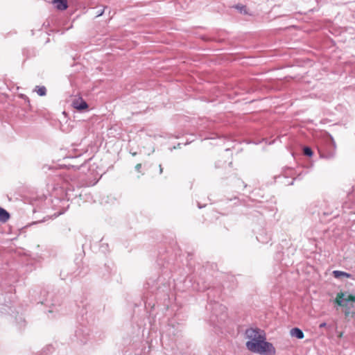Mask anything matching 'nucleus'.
Masks as SVG:
<instances>
[{"label": "nucleus", "mask_w": 355, "mask_h": 355, "mask_svg": "<svg viewBox=\"0 0 355 355\" xmlns=\"http://www.w3.org/2000/svg\"><path fill=\"white\" fill-rule=\"evenodd\" d=\"M247 349L254 353L262 355H275V348L272 344L266 341V339H261L258 343H246Z\"/></svg>", "instance_id": "1"}, {"label": "nucleus", "mask_w": 355, "mask_h": 355, "mask_svg": "<svg viewBox=\"0 0 355 355\" xmlns=\"http://www.w3.org/2000/svg\"><path fill=\"white\" fill-rule=\"evenodd\" d=\"M35 91L40 96H44L46 94V89L44 86H36Z\"/></svg>", "instance_id": "10"}, {"label": "nucleus", "mask_w": 355, "mask_h": 355, "mask_svg": "<svg viewBox=\"0 0 355 355\" xmlns=\"http://www.w3.org/2000/svg\"><path fill=\"white\" fill-rule=\"evenodd\" d=\"M326 326H327V323L326 322H322L321 324H320L319 328H324Z\"/></svg>", "instance_id": "14"}, {"label": "nucleus", "mask_w": 355, "mask_h": 355, "mask_svg": "<svg viewBox=\"0 0 355 355\" xmlns=\"http://www.w3.org/2000/svg\"><path fill=\"white\" fill-rule=\"evenodd\" d=\"M141 168V164H137L135 166V169H136L137 171L140 172Z\"/></svg>", "instance_id": "13"}, {"label": "nucleus", "mask_w": 355, "mask_h": 355, "mask_svg": "<svg viewBox=\"0 0 355 355\" xmlns=\"http://www.w3.org/2000/svg\"><path fill=\"white\" fill-rule=\"evenodd\" d=\"M236 8L238 9L241 13H246V8L244 6L237 5Z\"/></svg>", "instance_id": "12"}, {"label": "nucleus", "mask_w": 355, "mask_h": 355, "mask_svg": "<svg viewBox=\"0 0 355 355\" xmlns=\"http://www.w3.org/2000/svg\"><path fill=\"white\" fill-rule=\"evenodd\" d=\"M290 334L291 336L295 337L298 339H302L304 337L303 331L297 327L291 329L290 331Z\"/></svg>", "instance_id": "7"}, {"label": "nucleus", "mask_w": 355, "mask_h": 355, "mask_svg": "<svg viewBox=\"0 0 355 355\" xmlns=\"http://www.w3.org/2000/svg\"><path fill=\"white\" fill-rule=\"evenodd\" d=\"M72 105L74 108L80 111L83 110L88 107L87 103L81 98L75 99L72 103Z\"/></svg>", "instance_id": "4"}, {"label": "nucleus", "mask_w": 355, "mask_h": 355, "mask_svg": "<svg viewBox=\"0 0 355 355\" xmlns=\"http://www.w3.org/2000/svg\"><path fill=\"white\" fill-rule=\"evenodd\" d=\"M162 171H163V168H162V165L160 164V165H159V173H160V174H161V173H162Z\"/></svg>", "instance_id": "17"}, {"label": "nucleus", "mask_w": 355, "mask_h": 355, "mask_svg": "<svg viewBox=\"0 0 355 355\" xmlns=\"http://www.w3.org/2000/svg\"><path fill=\"white\" fill-rule=\"evenodd\" d=\"M334 302L339 306H346L349 302H355V296L346 293L340 292L337 294Z\"/></svg>", "instance_id": "3"}, {"label": "nucleus", "mask_w": 355, "mask_h": 355, "mask_svg": "<svg viewBox=\"0 0 355 355\" xmlns=\"http://www.w3.org/2000/svg\"><path fill=\"white\" fill-rule=\"evenodd\" d=\"M103 12H104V10H102L98 11V12H97V17L102 15L103 14Z\"/></svg>", "instance_id": "15"}, {"label": "nucleus", "mask_w": 355, "mask_h": 355, "mask_svg": "<svg viewBox=\"0 0 355 355\" xmlns=\"http://www.w3.org/2000/svg\"><path fill=\"white\" fill-rule=\"evenodd\" d=\"M10 218L9 213L4 209L0 207V221L6 222Z\"/></svg>", "instance_id": "9"}, {"label": "nucleus", "mask_w": 355, "mask_h": 355, "mask_svg": "<svg viewBox=\"0 0 355 355\" xmlns=\"http://www.w3.org/2000/svg\"><path fill=\"white\" fill-rule=\"evenodd\" d=\"M333 275L335 278L338 279L342 277L352 278V275L351 274L340 270H334Z\"/></svg>", "instance_id": "8"}, {"label": "nucleus", "mask_w": 355, "mask_h": 355, "mask_svg": "<svg viewBox=\"0 0 355 355\" xmlns=\"http://www.w3.org/2000/svg\"><path fill=\"white\" fill-rule=\"evenodd\" d=\"M349 314H350V312H349V310H346V311H345V316H348Z\"/></svg>", "instance_id": "16"}, {"label": "nucleus", "mask_w": 355, "mask_h": 355, "mask_svg": "<svg viewBox=\"0 0 355 355\" xmlns=\"http://www.w3.org/2000/svg\"><path fill=\"white\" fill-rule=\"evenodd\" d=\"M245 336L249 340L247 343H258L261 339H266L265 334L259 329H248L245 331Z\"/></svg>", "instance_id": "2"}, {"label": "nucleus", "mask_w": 355, "mask_h": 355, "mask_svg": "<svg viewBox=\"0 0 355 355\" xmlns=\"http://www.w3.org/2000/svg\"><path fill=\"white\" fill-rule=\"evenodd\" d=\"M257 239L262 243H267L270 240V235L265 230H261L257 233Z\"/></svg>", "instance_id": "5"}, {"label": "nucleus", "mask_w": 355, "mask_h": 355, "mask_svg": "<svg viewBox=\"0 0 355 355\" xmlns=\"http://www.w3.org/2000/svg\"><path fill=\"white\" fill-rule=\"evenodd\" d=\"M53 3L60 10H64L68 7L67 0H53Z\"/></svg>", "instance_id": "6"}, {"label": "nucleus", "mask_w": 355, "mask_h": 355, "mask_svg": "<svg viewBox=\"0 0 355 355\" xmlns=\"http://www.w3.org/2000/svg\"><path fill=\"white\" fill-rule=\"evenodd\" d=\"M295 179V178H294L290 183H288V184H291V185L293 184V181H294Z\"/></svg>", "instance_id": "18"}, {"label": "nucleus", "mask_w": 355, "mask_h": 355, "mask_svg": "<svg viewBox=\"0 0 355 355\" xmlns=\"http://www.w3.org/2000/svg\"><path fill=\"white\" fill-rule=\"evenodd\" d=\"M303 153H304V155H305L308 157H311L313 155V151H312L311 148L308 146H305L303 148Z\"/></svg>", "instance_id": "11"}]
</instances>
